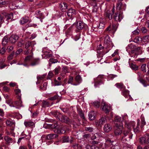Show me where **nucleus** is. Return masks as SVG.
Returning <instances> with one entry per match:
<instances>
[{"instance_id": "f257e3e1", "label": "nucleus", "mask_w": 149, "mask_h": 149, "mask_svg": "<svg viewBox=\"0 0 149 149\" xmlns=\"http://www.w3.org/2000/svg\"><path fill=\"white\" fill-rule=\"evenodd\" d=\"M140 120H138L136 126L134 122H129L128 121L125 122V127L130 130L132 127L133 128L134 131L135 133H138L139 131V125Z\"/></svg>"}, {"instance_id": "f03ea898", "label": "nucleus", "mask_w": 149, "mask_h": 149, "mask_svg": "<svg viewBox=\"0 0 149 149\" xmlns=\"http://www.w3.org/2000/svg\"><path fill=\"white\" fill-rule=\"evenodd\" d=\"M114 133L116 136L120 135L122 133L123 128L122 123H120L119 124H116Z\"/></svg>"}, {"instance_id": "7ed1b4c3", "label": "nucleus", "mask_w": 149, "mask_h": 149, "mask_svg": "<svg viewBox=\"0 0 149 149\" xmlns=\"http://www.w3.org/2000/svg\"><path fill=\"white\" fill-rule=\"evenodd\" d=\"M57 118L59 120L66 123H68L70 122V119L66 116L62 115L61 113H59L57 116Z\"/></svg>"}, {"instance_id": "20e7f679", "label": "nucleus", "mask_w": 149, "mask_h": 149, "mask_svg": "<svg viewBox=\"0 0 149 149\" xmlns=\"http://www.w3.org/2000/svg\"><path fill=\"white\" fill-rule=\"evenodd\" d=\"M101 107L102 110L106 113H109L111 109L110 105L104 102H102Z\"/></svg>"}, {"instance_id": "39448f33", "label": "nucleus", "mask_w": 149, "mask_h": 149, "mask_svg": "<svg viewBox=\"0 0 149 149\" xmlns=\"http://www.w3.org/2000/svg\"><path fill=\"white\" fill-rule=\"evenodd\" d=\"M139 142L141 144H149V135L146 134L145 136L139 139Z\"/></svg>"}, {"instance_id": "423d86ee", "label": "nucleus", "mask_w": 149, "mask_h": 149, "mask_svg": "<svg viewBox=\"0 0 149 149\" xmlns=\"http://www.w3.org/2000/svg\"><path fill=\"white\" fill-rule=\"evenodd\" d=\"M35 123L31 120H25L24 124L26 127H33L35 126Z\"/></svg>"}, {"instance_id": "0eeeda50", "label": "nucleus", "mask_w": 149, "mask_h": 149, "mask_svg": "<svg viewBox=\"0 0 149 149\" xmlns=\"http://www.w3.org/2000/svg\"><path fill=\"white\" fill-rule=\"evenodd\" d=\"M66 126H61L59 128L56 130V132L59 134H64L65 132L68 130Z\"/></svg>"}, {"instance_id": "6e6552de", "label": "nucleus", "mask_w": 149, "mask_h": 149, "mask_svg": "<svg viewBox=\"0 0 149 149\" xmlns=\"http://www.w3.org/2000/svg\"><path fill=\"white\" fill-rule=\"evenodd\" d=\"M36 44V42L34 41H29L25 43V48L28 49L31 47L33 49L34 46Z\"/></svg>"}, {"instance_id": "1a4fd4ad", "label": "nucleus", "mask_w": 149, "mask_h": 149, "mask_svg": "<svg viewBox=\"0 0 149 149\" xmlns=\"http://www.w3.org/2000/svg\"><path fill=\"white\" fill-rule=\"evenodd\" d=\"M130 130L129 131L124 130L123 132V134L125 137H127L125 139L126 140H130L132 138V134L130 132Z\"/></svg>"}, {"instance_id": "9d476101", "label": "nucleus", "mask_w": 149, "mask_h": 149, "mask_svg": "<svg viewBox=\"0 0 149 149\" xmlns=\"http://www.w3.org/2000/svg\"><path fill=\"white\" fill-rule=\"evenodd\" d=\"M18 38L19 37L17 35L13 34L9 38V41L11 43H14L17 41Z\"/></svg>"}, {"instance_id": "9b49d317", "label": "nucleus", "mask_w": 149, "mask_h": 149, "mask_svg": "<svg viewBox=\"0 0 149 149\" xmlns=\"http://www.w3.org/2000/svg\"><path fill=\"white\" fill-rule=\"evenodd\" d=\"M121 14L116 13L114 16L113 19L116 21L120 22L123 19Z\"/></svg>"}, {"instance_id": "f8f14e48", "label": "nucleus", "mask_w": 149, "mask_h": 149, "mask_svg": "<svg viewBox=\"0 0 149 149\" xmlns=\"http://www.w3.org/2000/svg\"><path fill=\"white\" fill-rule=\"evenodd\" d=\"M76 28L79 30H81L85 26V24L81 21H79L76 24Z\"/></svg>"}, {"instance_id": "ddd939ff", "label": "nucleus", "mask_w": 149, "mask_h": 149, "mask_svg": "<svg viewBox=\"0 0 149 149\" xmlns=\"http://www.w3.org/2000/svg\"><path fill=\"white\" fill-rule=\"evenodd\" d=\"M76 13L75 10L72 8H71L68 10L67 15L69 17H70L74 16L75 15Z\"/></svg>"}, {"instance_id": "4468645a", "label": "nucleus", "mask_w": 149, "mask_h": 149, "mask_svg": "<svg viewBox=\"0 0 149 149\" xmlns=\"http://www.w3.org/2000/svg\"><path fill=\"white\" fill-rule=\"evenodd\" d=\"M18 100L15 101L14 103V104L16 106V107L17 108H19L20 107L23 106L20 96L19 97Z\"/></svg>"}, {"instance_id": "2eb2a0df", "label": "nucleus", "mask_w": 149, "mask_h": 149, "mask_svg": "<svg viewBox=\"0 0 149 149\" xmlns=\"http://www.w3.org/2000/svg\"><path fill=\"white\" fill-rule=\"evenodd\" d=\"M75 81L78 83L77 84H72L77 86L79 85L81 83L82 81V79L81 76L80 75H77L76 76L75 78Z\"/></svg>"}, {"instance_id": "dca6fc26", "label": "nucleus", "mask_w": 149, "mask_h": 149, "mask_svg": "<svg viewBox=\"0 0 149 149\" xmlns=\"http://www.w3.org/2000/svg\"><path fill=\"white\" fill-rule=\"evenodd\" d=\"M35 15L37 18L41 19L45 17L43 13L39 10H37L36 11Z\"/></svg>"}, {"instance_id": "f3484780", "label": "nucleus", "mask_w": 149, "mask_h": 149, "mask_svg": "<svg viewBox=\"0 0 149 149\" xmlns=\"http://www.w3.org/2000/svg\"><path fill=\"white\" fill-rule=\"evenodd\" d=\"M112 129V127L110 124H105L103 127L104 131L106 132H108Z\"/></svg>"}, {"instance_id": "a211bd4d", "label": "nucleus", "mask_w": 149, "mask_h": 149, "mask_svg": "<svg viewBox=\"0 0 149 149\" xmlns=\"http://www.w3.org/2000/svg\"><path fill=\"white\" fill-rule=\"evenodd\" d=\"M4 139L6 142V143L7 144H9L10 143H12L13 141L11 138L7 136H4Z\"/></svg>"}, {"instance_id": "6ab92c4d", "label": "nucleus", "mask_w": 149, "mask_h": 149, "mask_svg": "<svg viewBox=\"0 0 149 149\" xmlns=\"http://www.w3.org/2000/svg\"><path fill=\"white\" fill-rule=\"evenodd\" d=\"M142 49L141 47H135L134 49L133 50H131V53H134V52L135 53L139 54L141 53V52Z\"/></svg>"}, {"instance_id": "aec40b11", "label": "nucleus", "mask_w": 149, "mask_h": 149, "mask_svg": "<svg viewBox=\"0 0 149 149\" xmlns=\"http://www.w3.org/2000/svg\"><path fill=\"white\" fill-rule=\"evenodd\" d=\"M135 47L136 46L134 45H133L132 44H130L127 47H126V50L128 52H131V50H134Z\"/></svg>"}, {"instance_id": "412c9836", "label": "nucleus", "mask_w": 149, "mask_h": 149, "mask_svg": "<svg viewBox=\"0 0 149 149\" xmlns=\"http://www.w3.org/2000/svg\"><path fill=\"white\" fill-rule=\"evenodd\" d=\"M104 15L107 19H109V20L112 19V16L109 10L106 11L104 13Z\"/></svg>"}, {"instance_id": "4be33fe9", "label": "nucleus", "mask_w": 149, "mask_h": 149, "mask_svg": "<svg viewBox=\"0 0 149 149\" xmlns=\"http://www.w3.org/2000/svg\"><path fill=\"white\" fill-rule=\"evenodd\" d=\"M6 124L7 125L9 126H14L15 125V121L10 120H7L6 121Z\"/></svg>"}, {"instance_id": "5701e85b", "label": "nucleus", "mask_w": 149, "mask_h": 149, "mask_svg": "<svg viewBox=\"0 0 149 149\" xmlns=\"http://www.w3.org/2000/svg\"><path fill=\"white\" fill-rule=\"evenodd\" d=\"M43 52H44V53L42 55V56L44 58H48L49 57H50L51 56L52 54L50 53V51L49 52L43 50Z\"/></svg>"}, {"instance_id": "b1692460", "label": "nucleus", "mask_w": 149, "mask_h": 149, "mask_svg": "<svg viewBox=\"0 0 149 149\" xmlns=\"http://www.w3.org/2000/svg\"><path fill=\"white\" fill-rule=\"evenodd\" d=\"M58 137V135L57 134H48L47 136V139L48 140L52 139Z\"/></svg>"}, {"instance_id": "393cba45", "label": "nucleus", "mask_w": 149, "mask_h": 149, "mask_svg": "<svg viewBox=\"0 0 149 149\" xmlns=\"http://www.w3.org/2000/svg\"><path fill=\"white\" fill-rule=\"evenodd\" d=\"M123 119L122 118L119 116H116L115 117V120L116 122V123H115V125H116V124L117 123L118 124H119L120 123H122V121Z\"/></svg>"}, {"instance_id": "a878e982", "label": "nucleus", "mask_w": 149, "mask_h": 149, "mask_svg": "<svg viewBox=\"0 0 149 149\" xmlns=\"http://www.w3.org/2000/svg\"><path fill=\"white\" fill-rule=\"evenodd\" d=\"M59 7L62 10L67 8V5L65 2H61L59 5Z\"/></svg>"}, {"instance_id": "bb28decb", "label": "nucleus", "mask_w": 149, "mask_h": 149, "mask_svg": "<svg viewBox=\"0 0 149 149\" xmlns=\"http://www.w3.org/2000/svg\"><path fill=\"white\" fill-rule=\"evenodd\" d=\"M31 55L27 56L25 58L24 61L25 62H27L29 61L33 57V53L31 50L30 52Z\"/></svg>"}, {"instance_id": "cd10ccee", "label": "nucleus", "mask_w": 149, "mask_h": 149, "mask_svg": "<svg viewBox=\"0 0 149 149\" xmlns=\"http://www.w3.org/2000/svg\"><path fill=\"white\" fill-rule=\"evenodd\" d=\"M31 33L29 32H26L25 34V38L27 39L32 40L35 38V36L33 34H31L29 36H28V35H30Z\"/></svg>"}, {"instance_id": "c85d7f7f", "label": "nucleus", "mask_w": 149, "mask_h": 149, "mask_svg": "<svg viewBox=\"0 0 149 149\" xmlns=\"http://www.w3.org/2000/svg\"><path fill=\"white\" fill-rule=\"evenodd\" d=\"M40 62V59L39 58H36L33 59L32 62L30 64L31 66L36 65L39 63Z\"/></svg>"}, {"instance_id": "c756f323", "label": "nucleus", "mask_w": 149, "mask_h": 149, "mask_svg": "<svg viewBox=\"0 0 149 149\" xmlns=\"http://www.w3.org/2000/svg\"><path fill=\"white\" fill-rule=\"evenodd\" d=\"M104 42L105 44L104 46L106 45V48H109V45L111 44V42L110 41V39L107 38V37H106L105 39Z\"/></svg>"}, {"instance_id": "7c9ffc66", "label": "nucleus", "mask_w": 149, "mask_h": 149, "mask_svg": "<svg viewBox=\"0 0 149 149\" xmlns=\"http://www.w3.org/2000/svg\"><path fill=\"white\" fill-rule=\"evenodd\" d=\"M106 121V119L102 117L97 122V124H98L99 125H102L105 123Z\"/></svg>"}, {"instance_id": "2f4dec72", "label": "nucleus", "mask_w": 149, "mask_h": 149, "mask_svg": "<svg viewBox=\"0 0 149 149\" xmlns=\"http://www.w3.org/2000/svg\"><path fill=\"white\" fill-rule=\"evenodd\" d=\"M95 112L93 111H91L89 112L88 116L90 120H93L94 119L95 117Z\"/></svg>"}, {"instance_id": "473e14b6", "label": "nucleus", "mask_w": 149, "mask_h": 149, "mask_svg": "<svg viewBox=\"0 0 149 149\" xmlns=\"http://www.w3.org/2000/svg\"><path fill=\"white\" fill-rule=\"evenodd\" d=\"M72 140H70V138L69 136H65L62 138V142H71Z\"/></svg>"}, {"instance_id": "72a5a7b5", "label": "nucleus", "mask_w": 149, "mask_h": 149, "mask_svg": "<svg viewBox=\"0 0 149 149\" xmlns=\"http://www.w3.org/2000/svg\"><path fill=\"white\" fill-rule=\"evenodd\" d=\"M29 17H25L22 18L20 21V23L22 24H24L26 23L28 21Z\"/></svg>"}, {"instance_id": "f704fd0d", "label": "nucleus", "mask_w": 149, "mask_h": 149, "mask_svg": "<svg viewBox=\"0 0 149 149\" xmlns=\"http://www.w3.org/2000/svg\"><path fill=\"white\" fill-rule=\"evenodd\" d=\"M13 14L12 13L7 14L5 15V18L4 19H6V20L8 21L9 19H12L13 18Z\"/></svg>"}, {"instance_id": "c9c22d12", "label": "nucleus", "mask_w": 149, "mask_h": 149, "mask_svg": "<svg viewBox=\"0 0 149 149\" xmlns=\"http://www.w3.org/2000/svg\"><path fill=\"white\" fill-rule=\"evenodd\" d=\"M145 12L147 13V14L144 15V18L146 20L149 19V7L146 8Z\"/></svg>"}, {"instance_id": "e433bc0d", "label": "nucleus", "mask_w": 149, "mask_h": 149, "mask_svg": "<svg viewBox=\"0 0 149 149\" xmlns=\"http://www.w3.org/2000/svg\"><path fill=\"white\" fill-rule=\"evenodd\" d=\"M133 41L135 43H141L142 41V38L140 37H136L134 39Z\"/></svg>"}, {"instance_id": "4c0bfd02", "label": "nucleus", "mask_w": 149, "mask_h": 149, "mask_svg": "<svg viewBox=\"0 0 149 149\" xmlns=\"http://www.w3.org/2000/svg\"><path fill=\"white\" fill-rule=\"evenodd\" d=\"M8 38L7 36H5L2 39V44L3 46H5L6 45L8 42Z\"/></svg>"}, {"instance_id": "58836bf2", "label": "nucleus", "mask_w": 149, "mask_h": 149, "mask_svg": "<svg viewBox=\"0 0 149 149\" xmlns=\"http://www.w3.org/2000/svg\"><path fill=\"white\" fill-rule=\"evenodd\" d=\"M47 82H45L40 87V89L42 90H45L47 89Z\"/></svg>"}, {"instance_id": "ea45409f", "label": "nucleus", "mask_w": 149, "mask_h": 149, "mask_svg": "<svg viewBox=\"0 0 149 149\" xmlns=\"http://www.w3.org/2000/svg\"><path fill=\"white\" fill-rule=\"evenodd\" d=\"M46 75L43 74L42 75H39L37 77V79L38 81L37 82V84H39L40 82L39 81L43 79L45 77Z\"/></svg>"}, {"instance_id": "a19ab883", "label": "nucleus", "mask_w": 149, "mask_h": 149, "mask_svg": "<svg viewBox=\"0 0 149 149\" xmlns=\"http://www.w3.org/2000/svg\"><path fill=\"white\" fill-rule=\"evenodd\" d=\"M142 41L143 42H149V35L146 36L142 38Z\"/></svg>"}, {"instance_id": "79ce46f5", "label": "nucleus", "mask_w": 149, "mask_h": 149, "mask_svg": "<svg viewBox=\"0 0 149 149\" xmlns=\"http://www.w3.org/2000/svg\"><path fill=\"white\" fill-rule=\"evenodd\" d=\"M115 86L118 88L120 89L124 88L123 84L122 83H117L115 84Z\"/></svg>"}, {"instance_id": "37998d69", "label": "nucleus", "mask_w": 149, "mask_h": 149, "mask_svg": "<svg viewBox=\"0 0 149 149\" xmlns=\"http://www.w3.org/2000/svg\"><path fill=\"white\" fill-rule=\"evenodd\" d=\"M141 126L142 127L146 124V122L145 121L144 116L142 115L141 116Z\"/></svg>"}, {"instance_id": "c03bdc74", "label": "nucleus", "mask_w": 149, "mask_h": 149, "mask_svg": "<svg viewBox=\"0 0 149 149\" xmlns=\"http://www.w3.org/2000/svg\"><path fill=\"white\" fill-rule=\"evenodd\" d=\"M130 66L132 69L135 70H138L139 68V67L138 66L132 63L130 64Z\"/></svg>"}, {"instance_id": "a18cd8bd", "label": "nucleus", "mask_w": 149, "mask_h": 149, "mask_svg": "<svg viewBox=\"0 0 149 149\" xmlns=\"http://www.w3.org/2000/svg\"><path fill=\"white\" fill-rule=\"evenodd\" d=\"M24 45V42L23 40L22 39H20V40L17 43V46L18 47H21Z\"/></svg>"}, {"instance_id": "49530a36", "label": "nucleus", "mask_w": 149, "mask_h": 149, "mask_svg": "<svg viewBox=\"0 0 149 149\" xmlns=\"http://www.w3.org/2000/svg\"><path fill=\"white\" fill-rule=\"evenodd\" d=\"M42 107H48L49 106V102L46 101H43L42 102Z\"/></svg>"}, {"instance_id": "de8ad7c7", "label": "nucleus", "mask_w": 149, "mask_h": 149, "mask_svg": "<svg viewBox=\"0 0 149 149\" xmlns=\"http://www.w3.org/2000/svg\"><path fill=\"white\" fill-rule=\"evenodd\" d=\"M129 91L126 90H124L122 92V95L125 97L129 95Z\"/></svg>"}, {"instance_id": "09e8293b", "label": "nucleus", "mask_w": 149, "mask_h": 149, "mask_svg": "<svg viewBox=\"0 0 149 149\" xmlns=\"http://www.w3.org/2000/svg\"><path fill=\"white\" fill-rule=\"evenodd\" d=\"M85 130L88 131L89 132H91L93 131L94 129L91 127H85Z\"/></svg>"}, {"instance_id": "8fccbe9b", "label": "nucleus", "mask_w": 149, "mask_h": 149, "mask_svg": "<svg viewBox=\"0 0 149 149\" xmlns=\"http://www.w3.org/2000/svg\"><path fill=\"white\" fill-rule=\"evenodd\" d=\"M115 142V141H111L110 139H108L106 141V143L107 144L108 143H109V145H115V143H114Z\"/></svg>"}, {"instance_id": "3c124183", "label": "nucleus", "mask_w": 149, "mask_h": 149, "mask_svg": "<svg viewBox=\"0 0 149 149\" xmlns=\"http://www.w3.org/2000/svg\"><path fill=\"white\" fill-rule=\"evenodd\" d=\"M72 109V107H70V108H64L61 109L65 113H68V112H69V109Z\"/></svg>"}, {"instance_id": "603ef678", "label": "nucleus", "mask_w": 149, "mask_h": 149, "mask_svg": "<svg viewBox=\"0 0 149 149\" xmlns=\"http://www.w3.org/2000/svg\"><path fill=\"white\" fill-rule=\"evenodd\" d=\"M140 82L143 85L144 87H146L148 85L147 84V81L143 79H141L139 80Z\"/></svg>"}, {"instance_id": "864d4df0", "label": "nucleus", "mask_w": 149, "mask_h": 149, "mask_svg": "<svg viewBox=\"0 0 149 149\" xmlns=\"http://www.w3.org/2000/svg\"><path fill=\"white\" fill-rule=\"evenodd\" d=\"M98 8V6L96 3H95L93 7V11L94 12H96L97 11Z\"/></svg>"}, {"instance_id": "5fc2aeb1", "label": "nucleus", "mask_w": 149, "mask_h": 149, "mask_svg": "<svg viewBox=\"0 0 149 149\" xmlns=\"http://www.w3.org/2000/svg\"><path fill=\"white\" fill-rule=\"evenodd\" d=\"M146 64H143L141 66V70L144 72H146Z\"/></svg>"}, {"instance_id": "6e6d98bb", "label": "nucleus", "mask_w": 149, "mask_h": 149, "mask_svg": "<svg viewBox=\"0 0 149 149\" xmlns=\"http://www.w3.org/2000/svg\"><path fill=\"white\" fill-rule=\"evenodd\" d=\"M7 66V65L4 63H0V69H1Z\"/></svg>"}, {"instance_id": "4d7b16f0", "label": "nucleus", "mask_w": 149, "mask_h": 149, "mask_svg": "<svg viewBox=\"0 0 149 149\" xmlns=\"http://www.w3.org/2000/svg\"><path fill=\"white\" fill-rule=\"evenodd\" d=\"M18 5H17V6L19 8H22L24 5V3L21 1H19L18 3Z\"/></svg>"}, {"instance_id": "13d9d810", "label": "nucleus", "mask_w": 149, "mask_h": 149, "mask_svg": "<svg viewBox=\"0 0 149 149\" xmlns=\"http://www.w3.org/2000/svg\"><path fill=\"white\" fill-rule=\"evenodd\" d=\"M94 106L96 108H98L100 107V102L99 101H95L93 102Z\"/></svg>"}, {"instance_id": "bf43d9fd", "label": "nucleus", "mask_w": 149, "mask_h": 149, "mask_svg": "<svg viewBox=\"0 0 149 149\" xmlns=\"http://www.w3.org/2000/svg\"><path fill=\"white\" fill-rule=\"evenodd\" d=\"M86 149H94L95 148V146H91L88 145L86 147Z\"/></svg>"}, {"instance_id": "052dcab7", "label": "nucleus", "mask_w": 149, "mask_h": 149, "mask_svg": "<svg viewBox=\"0 0 149 149\" xmlns=\"http://www.w3.org/2000/svg\"><path fill=\"white\" fill-rule=\"evenodd\" d=\"M58 98V95L57 94H56L54 96L50 97L49 98V99L52 100H56Z\"/></svg>"}, {"instance_id": "680f3d73", "label": "nucleus", "mask_w": 149, "mask_h": 149, "mask_svg": "<svg viewBox=\"0 0 149 149\" xmlns=\"http://www.w3.org/2000/svg\"><path fill=\"white\" fill-rule=\"evenodd\" d=\"M3 89L4 91L6 92H9L10 91V88L6 86H4L3 87Z\"/></svg>"}, {"instance_id": "e2e57ef3", "label": "nucleus", "mask_w": 149, "mask_h": 149, "mask_svg": "<svg viewBox=\"0 0 149 149\" xmlns=\"http://www.w3.org/2000/svg\"><path fill=\"white\" fill-rule=\"evenodd\" d=\"M139 32L140 30L137 29L133 31L132 33L133 34L138 35L139 34Z\"/></svg>"}, {"instance_id": "0e129e2a", "label": "nucleus", "mask_w": 149, "mask_h": 149, "mask_svg": "<svg viewBox=\"0 0 149 149\" xmlns=\"http://www.w3.org/2000/svg\"><path fill=\"white\" fill-rule=\"evenodd\" d=\"M79 114L81 118H82L83 119H84L85 118L84 114L82 111H79Z\"/></svg>"}, {"instance_id": "69168bd1", "label": "nucleus", "mask_w": 149, "mask_h": 149, "mask_svg": "<svg viewBox=\"0 0 149 149\" xmlns=\"http://www.w3.org/2000/svg\"><path fill=\"white\" fill-rule=\"evenodd\" d=\"M51 113L53 115H54L55 117H56L58 116V115L59 114V113H58L57 111H53L51 112Z\"/></svg>"}, {"instance_id": "338daca9", "label": "nucleus", "mask_w": 149, "mask_h": 149, "mask_svg": "<svg viewBox=\"0 0 149 149\" xmlns=\"http://www.w3.org/2000/svg\"><path fill=\"white\" fill-rule=\"evenodd\" d=\"M54 75L53 73L51 71H50L49 73L48 76V78L49 79H50Z\"/></svg>"}, {"instance_id": "774afa93", "label": "nucleus", "mask_w": 149, "mask_h": 149, "mask_svg": "<svg viewBox=\"0 0 149 149\" xmlns=\"http://www.w3.org/2000/svg\"><path fill=\"white\" fill-rule=\"evenodd\" d=\"M62 70L63 72L65 74L68 72V68L66 67H63L62 68Z\"/></svg>"}]
</instances>
